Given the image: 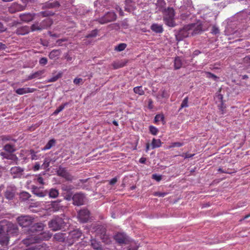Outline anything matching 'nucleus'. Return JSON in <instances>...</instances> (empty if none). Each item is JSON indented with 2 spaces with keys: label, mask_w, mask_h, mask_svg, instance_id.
<instances>
[{
  "label": "nucleus",
  "mask_w": 250,
  "mask_h": 250,
  "mask_svg": "<svg viewBox=\"0 0 250 250\" xmlns=\"http://www.w3.org/2000/svg\"><path fill=\"white\" fill-rule=\"evenodd\" d=\"M51 236L52 234L49 232H40L39 234H31L22 240V242L24 245L29 246L34 243H39L42 241L48 240Z\"/></svg>",
  "instance_id": "nucleus-1"
},
{
  "label": "nucleus",
  "mask_w": 250,
  "mask_h": 250,
  "mask_svg": "<svg viewBox=\"0 0 250 250\" xmlns=\"http://www.w3.org/2000/svg\"><path fill=\"white\" fill-rule=\"evenodd\" d=\"M163 20L168 26L173 27L176 26L174 21L175 11L173 8L168 7L163 11Z\"/></svg>",
  "instance_id": "nucleus-2"
},
{
  "label": "nucleus",
  "mask_w": 250,
  "mask_h": 250,
  "mask_svg": "<svg viewBox=\"0 0 250 250\" xmlns=\"http://www.w3.org/2000/svg\"><path fill=\"white\" fill-rule=\"evenodd\" d=\"M0 227L9 236L11 235H17L19 232L18 228L16 224L7 221H1L0 223Z\"/></svg>",
  "instance_id": "nucleus-3"
},
{
  "label": "nucleus",
  "mask_w": 250,
  "mask_h": 250,
  "mask_svg": "<svg viewBox=\"0 0 250 250\" xmlns=\"http://www.w3.org/2000/svg\"><path fill=\"white\" fill-rule=\"evenodd\" d=\"M48 226L52 230L56 231L63 229L65 222L62 218L57 217L49 222Z\"/></svg>",
  "instance_id": "nucleus-4"
},
{
  "label": "nucleus",
  "mask_w": 250,
  "mask_h": 250,
  "mask_svg": "<svg viewBox=\"0 0 250 250\" xmlns=\"http://www.w3.org/2000/svg\"><path fill=\"white\" fill-rule=\"evenodd\" d=\"M194 26L192 24H188L185 26L182 29H180L177 36V39L182 40L184 38L189 37L191 35V31L193 30Z\"/></svg>",
  "instance_id": "nucleus-5"
},
{
  "label": "nucleus",
  "mask_w": 250,
  "mask_h": 250,
  "mask_svg": "<svg viewBox=\"0 0 250 250\" xmlns=\"http://www.w3.org/2000/svg\"><path fill=\"white\" fill-rule=\"evenodd\" d=\"M117 18L116 14L114 12L110 11L106 13L103 17L98 19L97 21L101 24H104L113 21Z\"/></svg>",
  "instance_id": "nucleus-6"
},
{
  "label": "nucleus",
  "mask_w": 250,
  "mask_h": 250,
  "mask_svg": "<svg viewBox=\"0 0 250 250\" xmlns=\"http://www.w3.org/2000/svg\"><path fill=\"white\" fill-rule=\"evenodd\" d=\"M19 224L22 227H30L34 223V218L29 216H21L17 218Z\"/></svg>",
  "instance_id": "nucleus-7"
},
{
  "label": "nucleus",
  "mask_w": 250,
  "mask_h": 250,
  "mask_svg": "<svg viewBox=\"0 0 250 250\" xmlns=\"http://www.w3.org/2000/svg\"><path fill=\"white\" fill-rule=\"evenodd\" d=\"M78 218L82 223L87 222L90 218V212L86 208L80 210L78 214Z\"/></svg>",
  "instance_id": "nucleus-8"
},
{
  "label": "nucleus",
  "mask_w": 250,
  "mask_h": 250,
  "mask_svg": "<svg viewBox=\"0 0 250 250\" xmlns=\"http://www.w3.org/2000/svg\"><path fill=\"white\" fill-rule=\"evenodd\" d=\"M57 173L58 176L64 178L66 181H71L73 180V176L67 171L66 168L60 167Z\"/></svg>",
  "instance_id": "nucleus-9"
},
{
  "label": "nucleus",
  "mask_w": 250,
  "mask_h": 250,
  "mask_svg": "<svg viewBox=\"0 0 250 250\" xmlns=\"http://www.w3.org/2000/svg\"><path fill=\"white\" fill-rule=\"evenodd\" d=\"M24 169L20 167H14L10 169V173L13 178H21L23 175Z\"/></svg>",
  "instance_id": "nucleus-10"
},
{
  "label": "nucleus",
  "mask_w": 250,
  "mask_h": 250,
  "mask_svg": "<svg viewBox=\"0 0 250 250\" xmlns=\"http://www.w3.org/2000/svg\"><path fill=\"white\" fill-rule=\"evenodd\" d=\"M85 196L83 194L77 193L72 197L73 204L77 206H81L83 204Z\"/></svg>",
  "instance_id": "nucleus-11"
},
{
  "label": "nucleus",
  "mask_w": 250,
  "mask_h": 250,
  "mask_svg": "<svg viewBox=\"0 0 250 250\" xmlns=\"http://www.w3.org/2000/svg\"><path fill=\"white\" fill-rule=\"evenodd\" d=\"M43 225L41 223H33L29 229V230L31 231L33 234H39L43 229Z\"/></svg>",
  "instance_id": "nucleus-12"
},
{
  "label": "nucleus",
  "mask_w": 250,
  "mask_h": 250,
  "mask_svg": "<svg viewBox=\"0 0 250 250\" xmlns=\"http://www.w3.org/2000/svg\"><path fill=\"white\" fill-rule=\"evenodd\" d=\"M117 243L120 244H127L129 242L128 237L124 233H118L114 236Z\"/></svg>",
  "instance_id": "nucleus-13"
},
{
  "label": "nucleus",
  "mask_w": 250,
  "mask_h": 250,
  "mask_svg": "<svg viewBox=\"0 0 250 250\" xmlns=\"http://www.w3.org/2000/svg\"><path fill=\"white\" fill-rule=\"evenodd\" d=\"M9 240V236L0 227V244L2 246H6Z\"/></svg>",
  "instance_id": "nucleus-14"
},
{
  "label": "nucleus",
  "mask_w": 250,
  "mask_h": 250,
  "mask_svg": "<svg viewBox=\"0 0 250 250\" xmlns=\"http://www.w3.org/2000/svg\"><path fill=\"white\" fill-rule=\"evenodd\" d=\"M82 235V232L79 229H75L71 231L69 233L68 237L73 241H76L79 239Z\"/></svg>",
  "instance_id": "nucleus-15"
},
{
  "label": "nucleus",
  "mask_w": 250,
  "mask_h": 250,
  "mask_svg": "<svg viewBox=\"0 0 250 250\" xmlns=\"http://www.w3.org/2000/svg\"><path fill=\"white\" fill-rule=\"evenodd\" d=\"M15 191L16 188L15 187L9 186L7 187L4 194L5 198L8 200H12L15 196Z\"/></svg>",
  "instance_id": "nucleus-16"
},
{
  "label": "nucleus",
  "mask_w": 250,
  "mask_h": 250,
  "mask_svg": "<svg viewBox=\"0 0 250 250\" xmlns=\"http://www.w3.org/2000/svg\"><path fill=\"white\" fill-rule=\"evenodd\" d=\"M36 91V88L30 87H22L18 88L15 90V92L20 95H23L27 93H33Z\"/></svg>",
  "instance_id": "nucleus-17"
},
{
  "label": "nucleus",
  "mask_w": 250,
  "mask_h": 250,
  "mask_svg": "<svg viewBox=\"0 0 250 250\" xmlns=\"http://www.w3.org/2000/svg\"><path fill=\"white\" fill-rule=\"evenodd\" d=\"M32 192L39 197H44L47 194V192L42 190L41 188H38L35 186H32Z\"/></svg>",
  "instance_id": "nucleus-18"
},
{
  "label": "nucleus",
  "mask_w": 250,
  "mask_h": 250,
  "mask_svg": "<svg viewBox=\"0 0 250 250\" xmlns=\"http://www.w3.org/2000/svg\"><path fill=\"white\" fill-rule=\"evenodd\" d=\"M30 31V28L27 26H21L18 28L16 31V33L19 35H24L28 33Z\"/></svg>",
  "instance_id": "nucleus-19"
},
{
  "label": "nucleus",
  "mask_w": 250,
  "mask_h": 250,
  "mask_svg": "<svg viewBox=\"0 0 250 250\" xmlns=\"http://www.w3.org/2000/svg\"><path fill=\"white\" fill-rule=\"evenodd\" d=\"M127 62V60H121V61H118L116 62H114L112 65L113 67V68L115 69H117L123 67L125 66L126 63Z\"/></svg>",
  "instance_id": "nucleus-20"
},
{
  "label": "nucleus",
  "mask_w": 250,
  "mask_h": 250,
  "mask_svg": "<svg viewBox=\"0 0 250 250\" xmlns=\"http://www.w3.org/2000/svg\"><path fill=\"white\" fill-rule=\"evenodd\" d=\"M20 18L22 21L29 22L33 20L34 15L30 13L23 14L20 15Z\"/></svg>",
  "instance_id": "nucleus-21"
},
{
  "label": "nucleus",
  "mask_w": 250,
  "mask_h": 250,
  "mask_svg": "<svg viewBox=\"0 0 250 250\" xmlns=\"http://www.w3.org/2000/svg\"><path fill=\"white\" fill-rule=\"evenodd\" d=\"M61 54L60 49H54L52 50L49 54V58L51 60L57 59Z\"/></svg>",
  "instance_id": "nucleus-22"
},
{
  "label": "nucleus",
  "mask_w": 250,
  "mask_h": 250,
  "mask_svg": "<svg viewBox=\"0 0 250 250\" xmlns=\"http://www.w3.org/2000/svg\"><path fill=\"white\" fill-rule=\"evenodd\" d=\"M53 22L50 18H46L42 21L41 23V26H42V29H46L50 26Z\"/></svg>",
  "instance_id": "nucleus-23"
},
{
  "label": "nucleus",
  "mask_w": 250,
  "mask_h": 250,
  "mask_svg": "<svg viewBox=\"0 0 250 250\" xmlns=\"http://www.w3.org/2000/svg\"><path fill=\"white\" fill-rule=\"evenodd\" d=\"M44 71L42 70H40L35 72L32 74H31L27 77V80H30L35 78L40 79L41 77V76L43 74Z\"/></svg>",
  "instance_id": "nucleus-24"
},
{
  "label": "nucleus",
  "mask_w": 250,
  "mask_h": 250,
  "mask_svg": "<svg viewBox=\"0 0 250 250\" xmlns=\"http://www.w3.org/2000/svg\"><path fill=\"white\" fill-rule=\"evenodd\" d=\"M150 28L153 32L157 33H161L163 32L162 25L156 23L152 24Z\"/></svg>",
  "instance_id": "nucleus-25"
},
{
  "label": "nucleus",
  "mask_w": 250,
  "mask_h": 250,
  "mask_svg": "<svg viewBox=\"0 0 250 250\" xmlns=\"http://www.w3.org/2000/svg\"><path fill=\"white\" fill-rule=\"evenodd\" d=\"M65 234L61 232L56 233L54 235V240L58 242H64L65 239Z\"/></svg>",
  "instance_id": "nucleus-26"
},
{
  "label": "nucleus",
  "mask_w": 250,
  "mask_h": 250,
  "mask_svg": "<svg viewBox=\"0 0 250 250\" xmlns=\"http://www.w3.org/2000/svg\"><path fill=\"white\" fill-rule=\"evenodd\" d=\"M45 6L48 8H58L60 7V4L59 1L55 0L53 1H49L46 2Z\"/></svg>",
  "instance_id": "nucleus-27"
},
{
  "label": "nucleus",
  "mask_w": 250,
  "mask_h": 250,
  "mask_svg": "<svg viewBox=\"0 0 250 250\" xmlns=\"http://www.w3.org/2000/svg\"><path fill=\"white\" fill-rule=\"evenodd\" d=\"M56 141L54 139H52L50 140L48 143L46 144V145L42 148V150H46L50 149L52 147L54 146L56 144Z\"/></svg>",
  "instance_id": "nucleus-28"
},
{
  "label": "nucleus",
  "mask_w": 250,
  "mask_h": 250,
  "mask_svg": "<svg viewBox=\"0 0 250 250\" xmlns=\"http://www.w3.org/2000/svg\"><path fill=\"white\" fill-rule=\"evenodd\" d=\"M151 148L154 149L155 148L159 147L162 145V142L160 139H156L153 138L151 143Z\"/></svg>",
  "instance_id": "nucleus-29"
},
{
  "label": "nucleus",
  "mask_w": 250,
  "mask_h": 250,
  "mask_svg": "<svg viewBox=\"0 0 250 250\" xmlns=\"http://www.w3.org/2000/svg\"><path fill=\"white\" fill-rule=\"evenodd\" d=\"M183 65L181 59L179 57H177L174 60V68L175 69H180Z\"/></svg>",
  "instance_id": "nucleus-30"
},
{
  "label": "nucleus",
  "mask_w": 250,
  "mask_h": 250,
  "mask_svg": "<svg viewBox=\"0 0 250 250\" xmlns=\"http://www.w3.org/2000/svg\"><path fill=\"white\" fill-rule=\"evenodd\" d=\"M3 149L5 151L9 153H13L15 151V146L9 144H6L4 146Z\"/></svg>",
  "instance_id": "nucleus-31"
},
{
  "label": "nucleus",
  "mask_w": 250,
  "mask_h": 250,
  "mask_svg": "<svg viewBox=\"0 0 250 250\" xmlns=\"http://www.w3.org/2000/svg\"><path fill=\"white\" fill-rule=\"evenodd\" d=\"M168 95L165 89H161L157 95V98L162 99L168 98Z\"/></svg>",
  "instance_id": "nucleus-32"
},
{
  "label": "nucleus",
  "mask_w": 250,
  "mask_h": 250,
  "mask_svg": "<svg viewBox=\"0 0 250 250\" xmlns=\"http://www.w3.org/2000/svg\"><path fill=\"white\" fill-rule=\"evenodd\" d=\"M21 5L20 4L14 3L12 5V6L10 9V11L11 13H14L16 11H20L21 10H22V9H21Z\"/></svg>",
  "instance_id": "nucleus-33"
},
{
  "label": "nucleus",
  "mask_w": 250,
  "mask_h": 250,
  "mask_svg": "<svg viewBox=\"0 0 250 250\" xmlns=\"http://www.w3.org/2000/svg\"><path fill=\"white\" fill-rule=\"evenodd\" d=\"M49 197L51 198H55L59 195V191L55 188H51L49 192Z\"/></svg>",
  "instance_id": "nucleus-34"
},
{
  "label": "nucleus",
  "mask_w": 250,
  "mask_h": 250,
  "mask_svg": "<svg viewBox=\"0 0 250 250\" xmlns=\"http://www.w3.org/2000/svg\"><path fill=\"white\" fill-rule=\"evenodd\" d=\"M159 121H162L163 125L165 124V117L163 114H157L154 118V123H157Z\"/></svg>",
  "instance_id": "nucleus-35"
},
{
  "label": "nucleus",
  "mask_w": 250,
  "mask_h": 250,
  "mask_svg": "<svg viewBox=\"0 0 250 250\" xmlns=\"http://www.w3.org/2000/svg\"><path fill=\"white\" fill-rule=\"evenodd\" d=\"M133 91L135 93L142 96L145 94V91L143 89L142 86H136L133 88Z\"/></svg>",
  "instance_id": "nucleus-36"
},
{
  "label": "nucleus",
  "mask_w": 250,
  "mask_h": 250,
  "mask_svg": "<svg viewBox=\"0 0 250 250\" xmlns=\"http://www.w3.org/2000/svg\"><path fill=\"white\" fill-rule=\"evenodd\" d=\"M127 45L126 43H121L119 44L118 45L116 46L115 47V50L117 51H122L125 49V48L126 47Z\"/></svg>",
  "instance_id": "nucleus-37"
},
{
  "label": "nucleus",
  "mask_w": 250,
  "mask_h": 250,
  "mask_svg": "<svg viewBox=\"0 0 250 250\" xmlns=\"http://www.w3.org/2000/svg\"><path fill=\"white\" fill-rule=\"evenodd\" d=\"M68 103H65L63 104H62L61 105H60L54 112V114H58L59 113L61 112L64 107L68 105Z\"/></svg>",
  "instance_id": "nucleus-38"
},
{
  "label": "nucleus",
  "mask_w": 250,
  "mask_h": 250,
  "mask_svg": "<svg viewBox=\"0 0 250 250\" xmlns=\"http://www.w3.org/2000/svg\"><path fill=\"white\" fill-rule=\"evenodd\" d=\"M194 27H193V30L191 31V35H194L195 34H197L200 32L201 31V27L200 26H197L196 27H195V25L192 24Z\"/></svg>",
  "instance_id": "nucleus-39"
},
{
  "label": "nucleus",
  "mask_w": 250,
  "mask_h": 250,
  "mask_svg": "<svg viewBox=\"0 0 250 250\" xmlns=\"http://www.w3.org/2000/svg\"><path fill=\"white\" fill-rule=\"evenodd\" d=\"M31 29L32 31H35L37 30H42V26H41L40 23H39L38 22L35 23L33 24L31 26Z\"/></svg>",
  "instance_id": "nucleus-40"
},
{
  "label": "nucleus",
  "mask_w": 250,
  "mask_h": 250,
  "mask_svg": "<svg viewBox=\"0 0 250 250\" xmlns=\"http://www.w3.org/2000/svg\"><path fill=\"white\" fill-rule=\"evenodd\" d=\"M204 73L206 74V77L208 79H212L214 81H217V80L218 79V78L217 76L211 73V72L206 71Z\"/></svg>",
  "instance_id": "nucleus-41"
},
{
  "label": "nucleus",
  "mask_w": 250,
  "mask_h": 250,
  "mask_svg": "<svg viewBox=\"0 0 250 250\" xmlns=\"http://www.w3.org/2000/svg\"><path fill=\"white\" fill-rule=\"evenodd\" d=\"M51 208H52V210L54 211H58L60 208V205L59 202H53L51 203Z\"/></svg>",
  "instance_id": "nucleus-42"
},
{
  "label": "nucleus",
  "mask_w": 250,
  "mask_h": 250,
  "mask_svg": "<svg viewBox=\"0 0 250 250\" xmlns=\"http://www.w3.org/2000/svg\"><path fill=\"white\" fill-rule=\"evenodd\" d=\"M91 246L95 250H101L102 248L100 245L95 240H92L91 241Z\"/></svg>",
  "instance_id": "nucleus-43"
},
{
  "label": "nucleus",
  "mask_w": 250,
  "mask_h": 250,
  "mask_svg": "<svg viewBox=\"0 0 250 250\" xmlns=\"http://www.w3.org/2000/svg\"><path fill=\"white\" fill-rule=\"evenodd\" d=\"M149 129L151 134L153 135H156L158 132V128L153 125H150Z\"/></svg>",
  "instance_id": "nucleus-44"
},
{
  "label": "nucleus",
  "mask_w": 250,
  "mask_h": 250,
  "mask_svg": "<svg viewBox=\"0 0 250 250\" xmlns=\"http://www.w3.org/2000/svg\"><path fill=\"white\" fill-rule=\"evenodd\" d=\"M188 97H185L182 102V104H181L180 109L184 108V107H188Z\"/></svg>",
  "instance_id": "nucleus-45"
},
{
  "label": "nucleus",
  "mask_w": 250,
  "mask_h": 250,
  "mask_svg": "<svg viewBox=\"0 0 250 250\" xmlns=\"http://www.w3.org/2000/svg\"><path fill=\"white\" fill-rule=\"evenodd\" d=\"M46 248V245L42 244V245H36L35 247H32L33 250H44Z\"/></svg>",
  "instance_id": "nucleus-46"
},
{
  "label": "nucleus",
  "mask_w": 250,
  "mask_h": 250,
  "mask_svg": "<svg viewBox=\"0 0 250 250\" xmlns=\"http://www.w3.org/2000/svg\"><path fill=\"white\" fill-rule=\"evenodd\" d=\"M183 146V143L180 142H174L171 144V145L168 146V148H170L175 147H180Z\"/></svg>",
  "instance_id": "nucleus-47"
},
{
  "label": "nucleus",
  "mask_w": 250,
  "mask_h": 250,
  "mask_svg": "<svg viewBox=\"0 0 250 250\" xmlns=\"http://www.w3.org/2000/svg\"><path fill=\"white\" fill-rule=\"evenodd\" d=\"M166 5V3L164 0H158L156 3L157 7L163 8Z\"/></svg>",
  "instance_id": "nucleus-48"
},
{
  "label": "nucleus",
  "mask_w": 250,
  "mask_h": 250,
  "mask_svg": "<svg viewBox=\"0 0 250 250\" xmlns=\"http://www.w3.org/2000/svg\"><path fill=\"white\" fill-rule=\"evenodd\" d=\"M97 35V30H93L90 34H87L85 37L86 38H91L96 37Z\"/></svg>",
  "instance_id": "nucleus-49"
},
{
  "label": "nucleus",
  "mask_w": 250,
  "mask_h": 250,
  "mask_svg": "<svg viewBox=\"0 0 250 250\" xmlns=\"http://www.w3.org/2000/svg\"><path fill=\"white\" fill-rule=\"evenodd\" d=\"M190 15V13L189 12H187L186 13H182L181 15V19L185 20L186 19L188 18Z\"/></svg>",
  "instance_id": "nucleus-50"
},
{
  "label": "nucleus",
  "mask_w": 250,
  "mask_h": 250,
  "mask_svg": "<svg viewBox=\"0 0 250 250\" xmlns=\"http://www.w3.org/2000/svg\"><path fill=\"white\" fill-rule=\"evenodd\" d=\"M47 63V59L46 58H41L39 60V63L42 65H44Z\"/></svg>",
  "instance_id": "nucleus-51"
},
{
  "label": "nucleus",
  "mask_w": 250,
  "mask_h": 250,
  "mask_svg": "<svg viewBox=\"0 0 250 250\" xmlns=\"http://www.w3.org/2000/svg\"><path fill=\"white\" fill-rule=\"evenodd\" d=\"M152 178L158 182H159L162 179V176L160 175H158L157 174H153L152 175Z\"/></svg>",
  "instance_id": "nucleus-52"
},
{
  "label": "nucleus",
  "mask_w": 250,
  "mask_h": 250,
  "mask_svg": "<svg viewBox=\"0 0 250 250\" xmlns=\"http://www.w3.org/2000/svg\"><path fill=\"white\" fill-rule=\"evenodd\" d=\"M73 83L75 84L78 85L80 83L83 84V82L82 78H75L73 81Z\"/></svg>",
  "instance_id": "nucleus-53"
},
{
  "label": "nucleus",
  "mask_w": 250,
  "mask_h": 250,
  "mask_svg": "<svg viewBox=\"0 0 250 250\" xmlns=\"http://www.w3.org/2000/svg\"><path fill=\"white\" fill-rule=\"evenodd\" d=\"M62 189L63 191H68L72 189V188L71 186H68L63 185L62 187Z\"/></svg>",
  "instance_id": "nucleus-54"
},
{
  "label": "nucleus",
  "mask_w": 250,
  "mask_h": 250,
  "mask_svg": "<svg viewBox=\"0 0 250 250\" xmlns=\"http://www.w3.org/2000/svg\"><path fill=\"white\" fill-rule=\"evenodd\" d=\"M167 195V193L166 192H155L154 193V195L158 197H164Z\"/></svg>",
  "instance_id": "nucleus-55"
},
{
  "label": "nucleus",
  "mask_w": 250,
  "mask_h": 250,
  "mask_svg": "<svg viewBox=\"0 0 250 250\" xmlns=\"http://www.w3.org/2000/svg\"><path fill=\"white\" fill-rule=\"evenodd\" d=\"M61 77L60 75H57L52 78H50L48 82H56L60 77Z\"/></svg>",
  "instance_id": "nucleus-56"
},
{
  "label": "nucleus",
  "mask_w": 250,
  "mask_h": 250,
  "mask_svg": "<svg viewBox=\"0 0 250 250\" xmlns=\"http://www.w3.org/2000/svg\"><path fill=\"white\" fill-rule=\"evenodd\" d=\"M218 171L220 172V173H231V172H229L228 171V169L226 170V169H223V168H219L218 169Z\"/></svg>",
  "instance_id": "nucleus-57"
},
{
  "label": "nucleus",
  "mask_w": 250,
  "mask_h": 250,
  "mask_svg": "<svg viewBox=\"0 0 250 250\" xmlns=\"http://www.w3.org/2000/svg\"><path fill=\"white\" fill-rule=\"evenodd\" d=\"M6 30V28L4 26L3 24L0 22V32H3Z\"/></svg>",
  "instance_id": "nucleus-58"
},
{
  "label": "nucleus",
  "mask_w": 250,
  "mask_h": 250,
  "mask_svg": "<svg viewBox=\"0 0 250 250\" xmlns=\"http://www.w3.org/2000/svg\"><path fill=\"white\" fill-rule=\"evenodd\" d=\"M117 182V178L115 177L112 178L109 182V183L111 185H114Z\"/></svg>",
  "instance_id": "nucleus-59"
},
{
  "label": "nucleus",
  "mask_w": 250,
  "mask_h": 250,
  "mask_svg": "<svg viewBox=\"0 0 250 250\" xmlns=\"http://www.w3.org/2000/svg\"><path fill=\"white\" fill-rule=\"evenodd\" d=\"M37 182L39 184H40L41 185H43L44 184L43 179L42 177H38L37 178Z\"/></svg>",
  "instance_id": "nucleus-60"
},
{
  "label": "nucleus",
  "mask_w": 250,
  "mask_h": 250,
  "mask_svg": "<svg viewBox=\"0 0 250 250\" xmlns=\"http://www.w3.org/2000/svg\"><path fill=\"white\" fill-rule=\"evenodd\" d=\"M21 196H23L25 199H28L30 197L29 193H28L27 192H22L21 193Z\"/></svg>",
  "instance_id": "nucleus-61"
},
{
  "label": "nucleus",
  "mask_w": 250,
  "mask_h": 250,
  "mask_svg": "<svg viewBox=\"0 0 250 250\" xmlns=\"http://www.w3.org/2000/svg\"><path fill=\"white\" fill-rule=\"evenodd\" d=\"M64 198L67 201H70L71 199H72V195L70 194H66Z\"/></svg>",
  "instance_id": "nucleus-62"
},
{
  "label": "nucleus",
  "mask_w": 250,
  "mask_h": 250,
  "mask_svg": "<svg viewBox=\"0 0 250 250\" xmlns=\"http://www.w3.org/2000/svg\"><path fill=\"white\" fill-rule=\"evenodd\" d=\"M217 98L218 100H220V103H221V104H223V95L221 94H218Z\"/></svg>",
  "instance_id": "nucleus-63"
},
{
  "label": "nucleus",
  "mask_w": 250,
  "mask_h": 250,
  "mask_svg": "<svg viewBox=\"0 0 250 250\" xmlns=\"http://www.w3.org/2000/svg\"><path fill=\"white\" fill-rule=\"evenodd\" d=\"M146 159L145 157H142L139 159V162L141 164H145L146 162Z\"/></svg>",
  "instance_id": "nucleus-64"
}]
</instances>
